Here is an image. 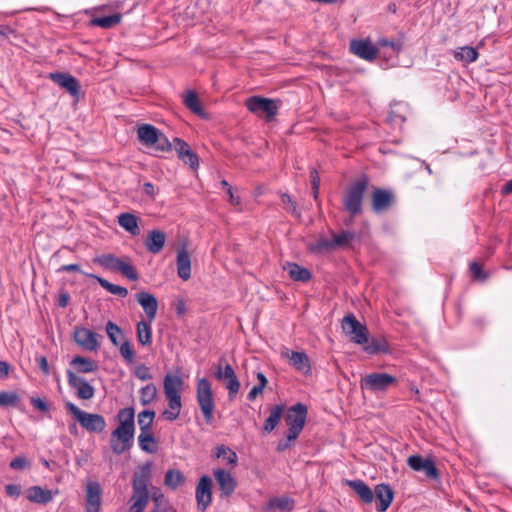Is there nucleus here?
I'll use <instances>...</instances> for the list:
<instances>
[{"label":"nucleus","mask_w":512,"mask_h":512,"mask_svg":"<svg viewBox=\"0 0 512 512\" xmlns=\"http://www.w3.org/2000/svg\"><path fill=\"white\" fill-rule=\"evenodd\" d=\"M281 356L289 360L290 365L304 375L311 374V364L305 352L290 351L287 348L281 352Z\"/></svg>","instance_id":"4468645a"},{"label":"nucleus","mask_w":512,"mask_h":512,"mask_svg":"<svg viewBox=\"0 0 512 512\" xmlns=\"http://www.w3.org/2000/svg\"><path fill=\"white\" fill-rule=\"evenodd\" d=\"M173 142L178 158L189 165L190 168L196 170L199 167V158L197 154L191 150L189 144L177 137L173 139Z\"/></svg>","instance_id":"dca6fc26"},{"label":"nucleus","mask_w":512,"mask_h":512,"mask_svg":"<svg viewBox=\"0 0 512 512\" xmlns=\"http://www.w3.org/2000/svg\"><path fill=\"white\" fill-rule=\"evenodd\" d=\"M138 424L142 432L152 429L155 412L152 410H144L138 414Z\"/></svg>","instance_id":"a18cd8bd"},{"label":"nucleus","mask_w":512,"mask_h":512,"mask_svg":"<svg viewBox=\"0 0 512 512\" xmlns=\"http://www.w3.org/2000/svg\"><path fill=\"white\" fill-rule=\"evenodd\" d=\"M30 463L24 456H18L10 462V467L14 470H22L29 467Z\"/></svg>","instance_id":"052dcab7"},{"label":"nucleus","mask_w":512,"mask_h":512,"mask_svg":"<svg viewBox=\"0 0 512 512\" xmlns=\"http://www.w3.org/2000/svg\"><path fill=\"white\" fill-rule=\"evenodd\" d=\"M157 395V388L153 383L147 384L140 389V402L142 405H148Z\"/></svg>","instance_id":"de8ad7c7"},{"label":"nucleus","mask_w":512,"mask_h":512,"mask_svg":"<svg viewBox=\"0 0 512 512\" xmlns=\"http://www.w3.org/2000/svg\"><path fill=\"white\" fill-rule=\"evenodd\" d=\"M394 202V194L383 188H374L371 195L372 210L375 213L387 211Z\"/></svg>","instance_id":"2eb2a0df"},{"label":"nucleus","mask_w":512,"mask_h":512,"mask_svg":"<svg viewBox=\"0 0 512 512\" xmlns=\"http://www.w3.org/2000/svg\"><path fill=\"white\" fill-rule=\"evenodd\" d=\"M235 371L232 368V366L229 363H226L224 367H222L221 364H219L216 368L215 377L218 380H229L233 377H235Z\"/></svg>","instance_id":"5fc2aeb1"},{"label":"nucleus","mask_w":512,"mask_h":512,"mask_svg":"<svg viewBox=\"0 0 512 512\" xmlns=\"http://www.w3.org/2000/svg\"><path fill=\"white\" fill-rule=\"evenodd\" d=\"M453 56L457 61L464 64L475 62L479 56L478 51L471 46H463L453 51Z\"/></svg>","instance_id":"f704fd0d"},{"label":"nucleus","mask_w":512,"mask_h":512,"mask_svg":"<svg viewBox=\"0 0 512 512\" xmlns=\"http://www.w3.org/2000/svg\"><path fill=\"white\" fill-rule=\"evenodd\" d=\"M197 403L204 416L205 422L211 424L214 417V398L211 383L206 378H200L197 381L196 389Z\"/></svg>","instance_id":"423d86ee"},{"label":"nucleus","mask_w":512,"mask_h":512,"mask_svg":"<svg viewBox=\"0 0 512 512\" xmlns=\"http://www.w3.org/2000/svg\"><path fill=\"white\" fill-rule=\"evenodd\" d=\"M213 475L219 486L220 496L224 498L232 495L236 488V481L231 473L225 469L218 468L213 471Z\"/></svg>","instance_id":"a211bd4d"},{"label":"nucleus","mask_w":512,"mask_h":512,"mask_svg":"<svg viewBox=\"0 0 512 512\" xmlns=\"http://www.w3.org/2000/svg\"><path fill=\"white\" fill-rule=\"evenodd\" d=\"M67 381L68 385L75 390V394L79 399L90 400L94 397L95 389L85 378L68 370Z\"/></svg>","instance_id":"9b49d317"},{"label":"nucleus","mask_w":512,"mask_h":512,"mask_svg":"<svg viewBox=\"0 0 512 512\" xmlns=\"http://www.w3.org/2000/svg\"><path fill=\"white\" fill-rule=\"evenodd\" d=\"M370 178L366 174L360 175L350 183L342 198L344 209L352 216L359 215L362 212V203L364 196L369 188Z\"/></svg>","instance_id":"7ed1b4c3"},{"label":"nucleus","mask_w":512,"mask_h":512,"mask_svg":"<svg viewBox=\"0 0 512 512\" xmlns=\"http://www.w3.org/2000/svg\"><path fill=\"white\" fill-rule=\"evenodd\" d=\"M121 19L122 15L120 13H115L108 16L95 17L90 21V23L92 26L109 29L119 24Z\"/></svg>","instance_id":"ea45409f"},{"label":"nucleus","mask_w":512,"mask_h":512,"mask_svg":"<svg viewBox=\"0 0 512 512\" xmlns=\"http://www.w3.org/2000/svg\"><path fill=\"white\" fill-rule=\"evenodd\" d=\"M85 275L89 278L95 279L102 288H104L113 295H117L122 298H125L128 295V290L125 287L110 283L108 280L101 278L95 274L85 273Z\"/></svg>","instance_id":"72a5a7b5"},{"label":"nucleus","mask_w":512,"mask_h":512,"mask_svg":"<svg viewBox=\"0 0 512 512\" xmlns=\"http://www.w3.org/2000/svg\"><path fill=\"white\" fill-rule=\"evenodd\" d=\"M294 507L295 501L288 496L272 498L268 503L269 509H278L281 512H290Z\"/></svg>","instance_id":"58836bf2"},{"label":"nucleus","mask_w":512,"mask_h":512,"mask_svg":"<svg viewBox=\"0 0 512 512\" xmlns=\"http://www.w3.org/2000/svg\"><path fill=\"white\" fill-rule=\"evenodd\" d=\"M308 250L312 253L322 254L325 252H329L335 250L333 245V239L328 238H319L314 242H311L307 246Z\"/></svg>","instance_id":"a19ab883"},{"label":"nucleus","mask_w":512,"mask_h":512,"mask_svg":"<svg viewBox=\"0 0 512 512\" xmlns=\"http://www.w3.org/2000/svg\"><path fill=\"white\" fill-rule=\"evenodd\" d=\"M70 365L74 366L78 373H92L98 370V364L96 361L82 356L74 357L71 360Z\"/></svg>","instance_id":"473e14b6"},{"label":"nucleus","mask_w":512,"mask_h":512,"mask_svg":"<svg viewBox=\"0 0 512 512\" xmlns=\"http://www.w3.org/2000/svg\"><path fill=\"white\" fill-rule=\"evenodd\" d=\"M308 409L303 403H296L288 408L284 420L288 427L286 437L288 441L296 440L301 434L307 419Z\"/></svg>","instance_id":"20e7f679"},{"label":"nucleus","mask_w":512,"mask_h":512,"mask_svg":"<svg viewBox=\"0 0 512 512\" xmlns=\"http://www.w3.org/2000/svg\"><path fill=\"white\" fill-rule=\"evenodd\" d=\"M117 271L121 272L126 278H128L131 281L138 280V273L131 263L122 260L118 266Z\"/></svg>","instance_id":"864d4df0"},{"label":"nucleus","mask_w":512,"mask_h":512,"mask_svg":"<svg viewBox=\"0 0 512 512\" xmlns=\"http://www.w3.org/2000/svg\"><path fill=\"white\" fill-rule=\"evenodd\" d=\"M118 426L110 435V448L116 455L129 450L134 443L135 410L133 407L120 409L116 415Z\"/></svg>","instance_id":"f257e3e1"},{"label":"nucleus","mask_w":512,"mask_h":512,"mask_svg":"<svg viewBox=\"0 0 512 512\" xmlns=\"http://www.w3.org/2000/svg\"><path fill=\"white\" fill-rule=\"evenodd\" d=\"M154 502L155 505L152 512H175L174 508L168 503L160 501L157 498H155Z\"/></svg>","instance_id":"0e129e2a"},{"label":"nucleus","mask_w":512,"mask_h":512,"mask_svg":"<svg viewBox=\"0 0 512 512\" xmlns=\"http://www.w3.org/2000/svg\"><path fill=\"white\" fill-rule=\"evenodd\" d=\"M30 403L32 404V406L41 411V412H49L50 410V406L44 401L42 400L41 398L39 397H31L30 398Z\"/></svg>","instance_id":"680f3d73"},{"label":"nucleus","mask_w":512,"mask_h":512,"mask_svg":"<svg viewBox=\"0 0 512 512\" xmlns=\"http://www.w3.org/2000/svg\"><path fill=\"white\" fill-rule=\"evenodd\" d=\"M284 410V405H275L270 409L269 416L265 420L263 425L264 433L269 434L277 427L283 416Z\"/></svg>","instance_id":"7c9ffc66"},{"label":"nucleus","mask_w":512,"mask_h":512,"mask_svg":"<svg viewBox=\"0 0 512 512\" xmlns=\"http://www.w3.org/2000/svg\"><path fill=\"white\" fill-rule=\"evenodd\" d=\"M350 51L361 59L373 61L377 58L379 49L368 39L352 40Z\"/></svg>","instance_id":"ddd939ff"},{"label":"nucleus","mask_w":512,"mask_h":512,"mask_svg":"<svg viewBox=\"0 0 512 512\" xmlns=\"http://www.w3.org/2000/svg\"><path fill=\"white\" fill-rule=\"evenodd\" d=\"M408 466L417 472H423L428 479L439 480L440 473L431 458H424L419 454L411 455L407 459Z\"/></svg>","instance_id":"9d476101"},{"label":"nucleus","mask_w":512,"mask_h":512,"mask_svg":"<svg viewBox=\"0 0 512 512\" xmlns=\"http://www.w3.org/2000/svg\"><path fill=\"white\" fill-rule=\"evenodd\" d=\"M106 333L111 343L114 346L120 345V338H123V332L121 328L112 321H108L106 324Z\"/></svg>","instance_id":"49530a36"},{"label":"nucleus","mask_w":512,"mask_h":512,"mask_svg":"<svg viewBox=\"0 0 512 512\" xmlns=\"http://www.w3.org/2000/svg\"><path fill=\"white\" fill-rule=\"evenodd\" d=\"M94 263L101 265L105 269L117 271L118 266L122 259L114 256L113 254H103L93 259Z\"/></svg>","instance_id":"37998d69"},{"label":"nucleus","mask_w":512,"mask_h":512,"mask_svg":"<svg viewBox=\"0 0 512 512\" xmlns=\"http://www.w3.org/2000/svg\"><path fill=\"white\" fill-rule=\"evenodd\" d=\"M151 147L158 151L165 152L172 149V144L169 142L165 134L159 131L158 135L156 136L155 144H152Z\"/></svg>","instance_id":"4d7b16f0"},{"label":"nucleus","mask_w":512,"mask_h":512,"mask_svg":"<svg viewBox=\"0 0 512 512\" xmlns=\"http://www.w3.org/2000/svg\"><path fill=\"white\" fill-rule=\"evenodd\" d=\"M151 479V463H145L134 473L130 498V512H143L149 501L148 484Z\"/></svg>","instance_id":"f03ea898"},{"label":"nucleus","mask_w":512,"mask_h":512,"mask_svg":"<svg viewBox=\"0 0 512 512\" xmlns=\"http://www.w3.org/2000/svg\"><path fill=\"white\" fill-rule=\"evenodd\" d=\"M118 224L133 236L140 234L139 218L133 213H121L118 216Z\"/></svg>","instance_id":"a878e982"},{"label":"nucleus","mask_w":512,"mask_h":512,"mask_svg":"<svg viewBox=\"0 0 512 512\" xmlns=\"http://www.w3.org/2000/svg\"><path fill=\"white\" fill-rule=\"evenodd\" d=\"M35 360H36L39 368L41 369L42 373L45 376H48L50 374V369H49L47 358L45 356H36Z\"/></svg>","instance_id":"338daca9"},{"label":"nucleus","mask_w":512,"mask_h":512,"mask_svg":"<svg viewBox=\"0 0 512 512\" xmlns=\"http://www.w3.org/2000/svg\"><path fill=\"white\" fill-rule=\"evenodd\" d=\"M166 235L161 230H152L145 239V247L148 252L158 254L164 247Z\"/></svg>","instance_id":"393cba45"},{"label":"nucleus","mask_w":512,"mask_h":512,"mask_svg":"<svg viewBox=\"0 0 512 512\" xmlns=\"http://www.w3.org/2000/svg\"><path fill=\"white\" fill-rule=\"evenodd\" d=\"M196 501L199 512H204L212 502V479L204 475L199 479L196 487Z\"/></svg>","instance_id":"f8f14e48"},{"label":"nucleus","mask_w":512,"mask_h":512,"mask_svg":"<svg viewBox=\"0 0 512 512\" xmlns=\"http://www.w3.org/2000/svg\"><path fill=\"white\" fill-rule=\"evenodd\" d=\"M344 484L349 486L359 496L365 504H370L374 500L373 490L363 480H344Z\"/></svg>","instance_id":"b1692460"},{"label":"nucleus","mask_w":512,"mask_h":512,"mask_svg":"<svg viewBox=\"0 0 512 512\" xmlns=\"http://www.w3.org/2000/svg\"><path fill=\"white\" fill-rule=\"evenodd\" d=\"M245 107L248 111L258 117L271 121L278 113L277 101L263 96H251L245 100Z\"/></svg>","instance_id":"0eeeda50"},{"label":"nucleus","mask_w":512,"mask_h":512,"mask_svg":"<svg viewBox=\"0 0 512 512\" xmlns=\"http://www.w3.org/2000/svg\"><path fill=\"white\" fill-rule=\"evenodd\" d=\"M102 489L98 482L91 481L86 485V511L99 512Z\"/></svg>","instance_id":"aec40b11"},{"label":"nucleus","mask_w":512,"mask_h":512,"mask_svg":"<svg viewBox=\"0 0 512 512\" xmlns=\"http://www.w3.org/2000/svg\"><path fill=\"white\" fill-rule=\"evenodd\" d=\"M363 349L366 353L375 355L379 353H389L390 346L387 340L383 337L368 338V343L363 345Z\"/></svg>","instance_id":"c756f323"},{"label":"nucleus","mask_w":512,"mask_h":512,"mask_svg":"<svg viewBox=\"0 0 512 512\" xmlns=\"http://www.w3.org/2000/svg\"><path fill=\"white\" fill-rule=\"evenodd\" d=\"M135 375L138 379L145 381L152 379V374L150 373V370L145 365H140L136 368Z\"/></svg>","instance_id":"e2e57ef3"},{"label":"nucleus","mask_w":512,"mask_h":512,"mask_svg":"<svg viewBox=\"0 0 512 512\" xmlns=\"http://www.w3.org/2000/svg\"><path fill=\"white\" fill-rule=\"evenodd\" d=\"M215 457L218 459H222L226 465L231 468L235 467L238 462V456L235 451L225 445H220L216 447Z\"/></svg>","instance_id":"e433bc0d"},{"label":"nucleus","mask_w":512,"mask_h":512,"mask_svg":"<svg viewBox=\"0 0 512 512\" xmlns=\"http://www.w3.org/2000/svg\"><path fill=\"white\" fill-rule=\"evenodd\" d=\"M281 201L285 205V210L291 213L295 217H300V211L298 210L297 203L291 198V196L287 193H282Z\"/></svg>","instance_id":"6e6d98bb"},{"label":"nucleus","mask_w":512,"mask_h":512,"mask_svg":"<svg viewBox=\"0 0 512 512\" xmlns=\"http://www.w3.org/2000/svg\"><path fill=\"white\" fill-rule=\"evenodd\" d=\"M27 499L32 503L47 504L52 501L53 494L51 490L32 486L27 490Z\"/></svg>","instance_id":"bb28decb"},{"label":"nucleus","mask_w":512,"mask_h":512,"mask_svg":"<svg viewBox=\"0 0 512 512\" xmlns=\"http://www.w3.org/2000/svg\"><path fill=\"white\" fill-rule=\"evenodd\" d=\"M49 78L66 89L73 97L78 98L80 92L79 81L72 75L62 72L50 73Z\"/></svg>","instance_id":"6ab92c4d"},{"label":"nucleus","mask_w":512,"mask_h":512,"mask_svg":"<svg viewBox=\"0 0 512 512\" xmlns=\"http://www.w3.org/2000/svg\"><path fill=\"white\" fill-rule=\"evenodd\" d=\"M137 340L143 346L149 345L152 342L151 326L143 320L137 324Z\"/></svg>","instance_id":"79ce46f5"},{"label":"nucleus","mask_w":512,"mask_h":512,"mask_svg":"<svg viewBox=\"0 0 512 512\" xmlns=\"http://www.w3.org/2000/svg\"><path fill=\"white\" fill-rule=\"evenodd\" d=\"M155 437L152 433L151 430L149 431H144L139 434L138 436V443H139V446L140 448L145 451V452H148V453H154L155 452V449H152L150 446H149V443H155Z\"/></svg>","instance_id":"09e8293b"},{"label":"nucleus","mask_w":512,"mask_h":512,"mask_svg":"<svg viewBox=\"0 0 512 512\" xmlns=\"http://www.w3.org/2000/svg\"><path fill=\"white\" fill-rule=\"evenodd\" d=\"M163 385L166 397H181L183 381L179 376L167 374L164 377Z\"/></svg>","instance_id":"cd10ccee"},{"label":"nucleus","mask_w":512,"mask_h":512,"mask_svg":"<svg viewBox=\"0 0 512 512\" xmlns=\"http://www.w3.org/2000/svg\"><path fill=\"white\" fill-rule=\"evenodd\" d=\"M469 270L474 280H486L487 275L483 272L481 265L476 261L470 263Z\"/></svg>","instance_id":"13d9d810"},{"label":"nucleus","mask_w":512,"mask_h":512,"mask_svg":"<svg viewBox=\"0 0 512 512\" xmlns=\"http://www.w3.org/2000/svg\"><path fill=\"white\" fill-rule=\"evenodd\" d=\"M177 274L178 276L187 281L191 277V259L190 254L185 246L177 250Z\"/></svg>","instance_id":"5701e85b"},{"label":"nucleus","mask_w":512,"mask_h":512,"mask_svg":"<svg viewBox=\"0 0 512 512\" xmlns=\"http://www.w3.org/2000/svg\"><path fill=\"white\" fill-rule=\"evenodd\" d=\"M74 341L87 351H96L99 348L98 335L84 327H76Z\"/></svg>","instance_id":"f3484780"},{"label":"nucleus","mask_w":512,"mask_h":512,"mask_svg":"<svg viewBox=\"0 0 512 512\" xmlns=\"http://www.w3.org/2000/svg\"><path fill=\"white\" fill-rule=\"evenodd\" d=\"M20 401V397L16 392L2 391L0 392V406L11 407L16 406Z\"/></svg>","instance_id":"3c124183"},{"label":"nucleus","mask_w":512,"mask_h":512,"mask_svg":"<svg viewBox=\"0 0 512 512\" xmlns=\"http://www.w3.org/2000/svg\"><path fill=\"white\" fill-rule=\"evenodd\" d=\"M164 482L167 487L175 490L184 482V476L179 470L170 469L165 474Z\"/></svg>","instance_id":"c03bdc74"},{"label":"nucleus","mask_w":512,"mask_h":512,"mask_svg":"<svg viewBox=\"0 0 512 512\" xmlns=\"http://www.w3.org/2000/svg\"><path fill=\"white\" fill-rule=\"evenodd\" d=\"M119 352L124 360L131 364L135 361V352L131 343L128 340L123 341L119 346Z\"/></svg>","instance_id":"603ef678"},{"label":"nucleus","mask_w":512,"mask_h":512,"mask_svg":"<svg viewBox=\"0 0 512 512\" xmlns=\"http://www.w3.org/2000/svg\"><path fill=\"white\" fill-rule=\"evenodd\" d=\"M397 383V378L391 374L373 372L361 379L360 386L363 390L379 393L386 392L391 386L397 385Z\"/></svg>","instance_id":"6e6552de"},{"label":"nucleus","mask_w":512,"mask_h":512,"mask_svg":"<svg viewBox=\"0 0 512 512\" xmlns=\"http://www.w3.org/2000/svg\"><path fill=\"white\" fill-rule=\"evenodd\" d=\"M159 131L160 130L153 125L142 124L137 129L138 139L143 145L151 147L152 144H155L156 136L158 135Z\"/></svg>","instance_id":"c85d7f7f"},{"label":"nucleus","mask_w":512,"mask_h":512,"mask_svg":"<svg viewBox=\"0 0 512 512\" xmlns=\"http://www.w3.org/2000/svg\"><path fill=\"white\" fill-rule=\"evenodd\" d=\"M5 492L10 497H19L21 494V486L18 484H8L5 486Z\"/></svg>","instance_id":"774afa93"},{"label":"nucleus","mask_w":512,"mask_h":512,"mask_svg":"<svg viewBox=\"0 0 512 512\" xmlns=\"http://www.w3.org/2000/svg\"><path fill=\"white\" fill-rule=\"evenodd\" d=\"M342 330L350 337V341L358 345L368 343V329L361 324L354 314H347L342 320Z\"/></svg>","instance_id":"1a4fd4ad"},{"label":"nucleus","mask_w":512,"mask_h":512,"mask_svg":"<svg viewBox=\"0 0 512 512\" xmlns=\"http://www.w3.org/2000/svg\"><path fill=\"white\" fill-rule=\"evenodd\" d=\"M168 408L163 412V417L169 421L176 420L182 408L181 397H166Z\"/></svg>","instance_id":"4c0bfd02"},{"label":"nucleus","mask_w":512,"mask_h":512,"mask_svg":"<svg viewBox=\"0 0 512 512\" xmlns=\"http://www.w3.org/2000/svg\"><path fill=\"white\" fill-rule=\"evenodd\" d=\"M65 407L88 432L101 433L105 430L106 420L102 415L85 412L69 401L66 402Z\"/></svg>","instance_id":"39448f33"},{"label":"nucleus","mask_w":512,"mask_h":512,"mask_svg":"<svg viewBox=\"0 0 512 512\" xmlns=\"http://www.w3.org/2000/svg\"><path fill=\"white\" fill-rule=\"evenodd\" d=\"M378 45L381 46V47H390V48H392L396 52H399L401 50V48H402L400 43L391 41V40L386 39V38H380L378 40Z\"/></svg>","instance_id":"69168bd1"},{"label":"nucleus","mask_w":512,"mask_h":512,"mask_svg":"<svg viewBox=\"0 0 512 512\" xmlns=\"http://www.w3.org/2000/svg\"><path fill=\"white\" fill-rule=\"evenodd\" d=\"M226 388L228 390L229 399L233 400L240 389V382H239L237 376H235L227 381Z\"/></svg>","instance_id":"bf43d9fd"},{"label":"nucleus","mask_w":512,"mask_h":512,"mask_svg":"<svg viewBox=\"0 0 512 512\" xmlns=\"http://www.w3.org/2000/svg\"><path fill=\"white\" fill-rule=\"evenodd\" d=\"M285 269L288 272L289 277L298 282H308L312 278L311 272L296 263H287Z\"/></svg>","instance_id":"2f4dec72"},{"label":"nucleus","mask_w":512,"mask_h":512,"mask_svg":"<svg viewBox=\"0 0 512 512\" xmlns=\"http://www.w3.org/2000/svg\"><path fill=\"white\" fill-rule=\"evenodd\" d=\"M355 238V233L351 231H341L339 234L333 236L334 248H340L346 246Z\"/></svg>","instance_id":"8fccbe9b"},{"label":"nucleus","mask_w":512,"mask_h":512,"mask_svg":"<svg viewBox=\"0 0 512 512\" xmlns=\"http://www.w3.org/2000/svg\"><path fill=\"white\" fill-rule=\"evenodd\" d=\"M183 102L185 106L194 114L202 117L207 118L206 113L203 109V107L200 104L198 95L194 91H188L183 98Z\"/></svg>","instance_id":"c9c22d12"},{"label":"nucleus","mask_w":512,"mask_h":512,"mask_svg":"<svg viewBox=\"0 0 512 512\" xmlns=\"http://www.w3.org/2000/svg\"><path fill=\"white\" fill-rule=\"evenodd\" d=\"M137 302L144 309L147 318L152 322L157 314L158 301L156 297L148 292L142 291L136 295Z\"/></svg>","instance_id":"4be33fe9"},{"label":"nucleus","mask_w":512,"mask_h":512,"mask_svg":"<svg viewBox=\"0 0 512 512\" xmlns=\"http://www.w3.org/2000/svg\"><path fill=\"white\" fill-rule=\"evenodd\" d=\"M374 498L379 501V504L376 507V510L378 512H385L389 506L391 505L393 498H394V492L391 489V487L387 484H378L375 486L374 489Z\"/></svg>","instance_id":"412c9836"}]
</instances>
